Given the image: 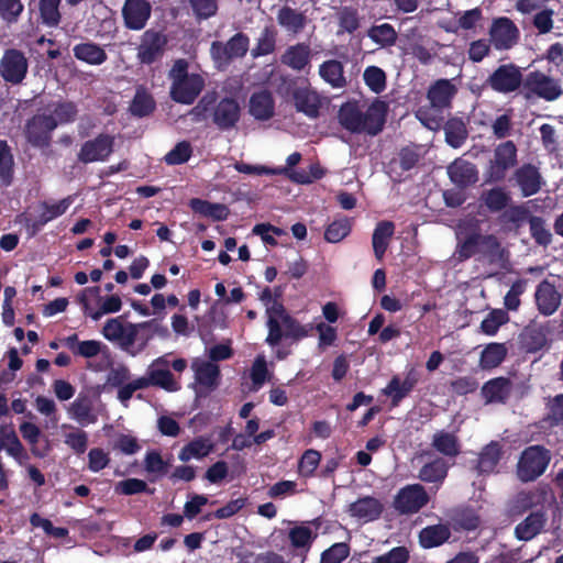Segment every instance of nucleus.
<instances>
[{
  "label": "nucleus",
  "instance_id": "nucleus-63",
  "mask_svg": "<svg viewBox=\"0 0 563 563\" xmlns=\"http://www.w3.org/2000/svg\"><path fill=\"white\" fill-rule=\"evenodd\" d=\"M321 460V454L317 450H307L298 464V472L303 477H310L317 470Z\"/></svg>",
  "mask_w": 563,
  "mask_h": 563
},
{
  "label": "nucleus",
  "instance_id": "nucleus-26",
  "mask_svg": "<svg viewBox=\"0 0 563 563\" xmlns=\"http://www.w3.org/2000/svg\"><path fill=\"white\" fill-rule=\"evenodd\" d=\"M191 368L195 373V379L200 386L207 389L217 387L220 375L217 364L197 357L192 361Z\"/></svg>",
  "mask_w": 563,
  "mask_h": 563
},
{
  "label": "nucleus",
  "instance_id": "nucleus-44",
  "mask_svg": "<svg viewBox=\"0 0 563 563\" xmlns=\"http://www.w3.org/2000/svg\"><path fill=\"white\" fill-rule=\"evenodd\" d=\"M433 448L446 456H456L460 453V443L455 434L444 430L438 431L432 438Z\"/></svg>",
  "mask_w": 563,
  "mask_h": 563
},
{
  "label": "nucleus",
  "instance_id": "nucleus-47",
  "mask_svg": "<svg viewBox=\"0 0 563 563\" xmlns=\"http://www.w3.org/2000/svg\"><path fill=\"white\" fill-rule=\"evenodd\" d=\"M448 470L446 462L438 457L421 467L419 478L427 483H442L446 477Z\"/></svg>",
  "mask_w": 563,
  "mask_h": 563
},
{
  "label": "nucleus",
  "instance_id": "nucleus-49",
  "mask_svg": "<svg viewBox=\"0 0 563 563\" xmlns=\"http://www.w3.org/2000/svg\"><path fill=\"white\" fill-rule=\"evenodd\" d=\"M252 380V390L257 391L266 382H271L273 373L268 371L266 358L263 354H258L253 362L250 371Z\"/></svg>",
  "mask_w": 563,
  "mask_h": 563
},
{
  "label": "nucleus",
  "instance_id": "nucleus-22",
  "mask_svg": "<svg viewBox=\"0 0 563 563\" xmlns=\"http://www.w3.org/2000/svg\"><path fill=\"white\" fill-rule=\"evenodd\" d=\"M382 511L383 504L371 496L362 497L349 506L350 515L362 522L376 520Z\"/></svg>",
  "mask_w": 563,
  "mask_h": 563
},
{
  "label": "nucleus",
  "instance_id": "nucleus-13",
  "mask_svg": "<svg viewBox=\"0 0 563 563\" xmlns=\"http://www.w3.org/2000/svg\"><path fill=\"white\" fill-rule=\"evenodd\" d=\"M27 67V59L22 52L8 49L0 62V74L5 81L15 85L25 78Z\"/></svg>",
  "mask_w": 563,
  "mask_h": 563
},
{
  "label": "nucleus",
  "instance_id": "nucleus-45",
  "mask_svg": "<svg viewBox=\"0 0 563 563\" xmlns=\"http://www.w3.org/2000/svg\"><path fill=\"white\" fill-rule=\"evenodd\" d=\"M501 454V446L498 442H490L479 454L477 468L481 473L495 471Z\"/></svg>",
  "mask_w": 563,
  "mask_h": 563
},
{
  "label": "nucleus",
  "instance_id": "nucleus-23",
  "mask_svg": "<svg viewBox=\"0 0 563 563\" xmlns=\"http://www.w3.org/2000/svg\"><path fill=\"white\" fill-rule=\"evenodd\" d=\"M240 119V106L231 98L222 99L214 108L213 122L222 130L235 125Z\"/></svg>",
  "mask_w": 563,
  "mask_h": 563
},
{
  "label": "nucleus",
  "instance_id": "nucleus-53",
  "mask_svg": "<svg viewBox=\"0 0 563 563\" xmlns=\"http://www.w3.org/2000/svg\"><path fill=\"white\" fill-rule=\"evenodd\" d=\"M14 174V159L5 141L0 140V180L3 186L12 184Z\"/></svg>",
  "mask_w": 563,
  "mask_h": 563
},
{
  "label": "nucleus",
  "instance_id": "nucleus-8",
  "mask_svg": "<svg viewBox=\"0 0 563 563\" xmlns=\"http://www.w3.org/2000/svg\"><path fill=\"white\" fill-rule=\"evenodd\" d=\"M517 163V148L514 142L507 141L499 144L494 152V158L490 161L486 170V181L496 183L505 178L509 168Z\"/></svg>",
  "mask_w": 563,
  "mask_h": 563
},
{
  "label": "nucleus",
  "instance_id": "nucleus-57",
  "mask_svg": "<svg viewBox=\"0 0 563 563\" xmlns=\"http://www.w3.org/2000/svg\"><path fill=\"white\" fill-rule=\"evenodd\" d=\"M459 244H457V255L460 260H466L475 254H479V239L481 234L473 233L466 238H463L462 231L456 233Z\"/></svg>",
  "mask_w": 563,
  "mask_h": 563
},
{
  "label": "nucleus",
  "instance_id": "nucleus-31",
  "mask_svg": "<svg viewBox=\"0 0 563 563\" xmlns=\"http://www.w3.org/2000/svg\"><path fill=\"white\" fill-rule=\"evenodd\" d=\"M276 19L283 29L292 34L301 32L307 24V18L302 12L287 5L278 10Z\"/></svg>",
  "mask_w": 563,
  "mask_h": 563
},
{
  "label": "nucleus",
  "instance_id": "nucleus-10",
  "mask_svg": "<svg viewBox=\"0 0 563 563\" xmlns=\"http://www.w3.org/2000/svg\"><path fill=\"white\" fill-rule=\"evenodd\" d=\"M429 501L424 487L420 484H411L402 487L394 498V508L401 515L418 512Z\"/></svg>",
  "mask_w": 563,
  "mask_h": 563
},
{
  "label": "nucleus",
  "instance_id": "nucleus-27",
  "mask_svg": "<svg viewBox=\"0 0 563 563\" xmlns=\"http://www.w3.org/2000/svg\"><path fill=\"white\" fill-rule=\"evenodd\" d=\"M547 522L542 511L531 512L525 520L515 528V536L521 541H530L538 536Z\"/></svg>",
  "mask_w": 563,
  "mask_h": 563
},
{
  "label": "nucleus",
  "instance_id": "nucleus-39",
  "mask_svg": "<svg viewBox=\"0 0 563 563\" xmlns=\"http://www.w3.org/2000/svg\"><path fill=\"white\" fill-rule=\"evenodd\" d=\"M509 393L510 383L504 377L490 379L482 388V395L486 402H503Z\"/></svg>",
  "mask_w": 563,
  "mask_h": 563
},
{
  "label": "nucleus",
  "instance_id": "nucleus-64",
  "mask_svg": "<svg viewBox=\"0 0 563 563\" xmlns=\"http://www.w3.org/2000/svg\"><path fill=\"white\" fill-rule=\"evenodd\" d=\"M125 329L126 324L121 318H112L104 323L101 333L108 341L120 344Z\"/></svg>",
  "mask_w": 563,
  "mask_h": 563
},
{
  "label": "nucleus",
  "instance_id": "nucleus-40",
  "mask_svg": "<svg viewBox=\"0 0 563 563\" xmlns=\"http://www.w3.org/2000/svg\"><path fill=\"white\" fill-rule=\"evenodd\" d=\"M508 353L504 343H489L481 353L479 366L484 369L495 368L503 363Z\"/></svg>",
  "mask_w": 563,
  "mask_h": 563
},
{
  "label": "nucleus",
  "instance_id": "nucleus-34",
  "mask_svg": "<svg viewBox=\"0 0 563 563\" xmlns=\"http://www.w3.org/2000/svg\"><path fill=\"white\" fill-rule=\"evenodd\" d=\"M250 113L256 120H268L274 114V101L269 92L260 91L250 99Z\"/></svg>",
  "mask_w": 563,
  "mask_h": 563
},
{
  "label": "nucleus",
  "instance_id": "nucleus-35",
  "mask_svg": "<svg viewBox=\"0 0 563 563\" xmlns=\"http://www.w3.org/2000/svg\"><path fill=\"white\" fill-rule=\"evenodd\" d=\"M189 207L196 213L210 218L214 221H223L229 216V209L222 203L210 202L199 198L189 201Z\"/></svg>",
  "mask_w": 563,
  "mask_h": 563
},
{
  "label": "nucleus",
  "instance_id": "nucleus-56",
  "mask_svg": "<svg viewBox=\"0 0 563 563\" xmlns=\"http://www.w3.org/2000/svg\"><path fill=\"white\" fill-rule=\"evenodd\" d=\"M352 229V222L347 218H340L328 225L324 232V239L329 243H339L346 238Z\"/></svg>",
  "mask_w": 563,
  "mask_h": 563
},
{
  "label": "nucleus",
  "instance_id": "nucleus-54",
  "mask_svg": "<svg viewBox=\"0 0 563 563\" xmlns=\"http://www.w3.org/2000/svg\"><path fill=\"white\" fill-rule=\"evenodd\" d=\"M63 430H68L64 432V442L68 445L76 454H82L87 450L88 446V434L80 430L73 428L68 424L62 426Z\"/></svg>",
  "mask_w": 563,
  "mask_h": 563
},
{
  "label": "nucleus",
  "instance_id": "nucleus-15",
  "mask_svg": "<svg viewBox=\"0 0 563 563\" xmlns=\"http://www.w3.org/2000/svg\"><path fill=\"white\" fill-rule=\"evenodd\" d=\"M554 501L552 493L545 487H537L531 490L520 492L512 500L511 511L522 514L531 508L544 507Z\"/></svg>",
  "mask_w": 563,
  "mask_h": 563
},
{
  "label": "nucleus",
  "instance_id": "nucleus-19",
  "mask_svg": "<svg viewBox=\"0 0 563 563\" xmlns=\"http://www.w3.org/2000/svg\"><path fill=\"white\" fill-rule=\"evenodd\" d=\"M47 119L44 120L47 129H56L58 125L71 123L75 121L78 109L71 101L55 102L48 106L44 111Z\"/></svg>",
  "mask_w": 563,
  "mask_h": 563
},
{
  "label": "nucleus",
  "instance_id": "nucleus-50",
  "mask_svg": "<svg viewBox=\"0 0 563 563\" xmlns=\"http://www.w3.org/2000/svg\"><path fill=\"white\" fill-rule=\"evenodd\" d=\"M367 36L380 47L393 46L397 41V32L389 23L373 25L367 31Z\"/></svg>",
  "mask_w": 563,
  "mask_h": 563
},
{
  "label": "nucleus",
  "instance_id": "nucleus-60",
  "mask_svg": "<svg viewBox=\"0 0 563 563\" xmlns=\"http://www.w3.org/2000/svg\"><path fill=\"white\" fill-rule=\"evenodd\" d=\"M60 0H40V15L47 26H56L60 21Z\"/></svg>",
  "mask_w": 563,
  "mask_h": 563
},
{
  "label": "nucleus",
  "instance_id": "nucleus-1",
  "mask_svg": "<svg viewBox=\"0 0 563 563\" xmlns=\"http://www.w3.org/2000/svg\"><path fill=\"white\" fill-rule=\"evenodd\" d=\"M387 110V104L380 100L372 103L346 102L341 106L338 120L351 133L374 136L383 130Z\"/></svg>",
  "mask_w": 563,
  "mask_h": 563
},
{
  "label": "nucleus",
  "instance_id": "nucleus-58",
  "mask_svg": "<svg viewBox=\"0 0 563 563\" xmlns=\"http://www.w3.org/2000/svg\"><path fill=\"white\" fill-rule=\"evenodd\" d=\"M508 321L509 317L505 310L495 309L482 321L481 329L487 335H495L499 328Z\"/></svg>",
  "mask_w": 563,
  "mask_h": 563
},
{
  "label": "nucleus",
  "instance_id": "nucleus-20",
  "mask_svg": "<svg viewBox=\"0 0 563 563\" xmlns=\"http://www.w3.org/2000/svg\"><path fill=\"white\" fill-rule=\"evenodd\" d=\"M292 99L297 111L309 118H317L321 107L320 96L308 85L296 87L292 91Z\"/></svg>",
  "mask_w": 563,
  "mask_h": 563
},
{
  "label": "nucleus",
  "instance_id": "nucleus-30",
  "mask_svg": "<svg viewBox=\"0 0 563 563\" xmlns=\"http://www.w3.org/2000/svg\"><path fill=\"white\" fill-rule=\"evenodd\" d=\"M63 343L66 347H68L75 355L91 358L97 356L102 347L106 346L102 342L97 340H86L79 341L77 334H71L63 339Z\"/></svg>",
  "mask_w": 563,
  "mask_h": 563
},
{
  "label": "nucleus",
  "instance_id": "nucleus-6",
  "mask_svg": "<svg viewBox=\"0 0 563 563\" xmlns=\"http://www.w3.org/2000/svg\"><path fill=\"white\" fill-rule=\"evenodd\" d=\"M523 92L526 98H539L545 101H555L562 93L561 82L542 71H530L523 80Z\"/></svg>",
  "mask_w": 563,
  "mask_h": 563
},
{
  "label": "nucleus",
  "instance_id": "nucleus-25",
  "mask_svg": "<svg viewBox=\"0 0 563 563\" xmlns=\"http://www.w3.org/2000/svg\"><path fill=\"white\" fill-rule=\"evenodd\" d=\"M310 59L311 48L305 43L289 46L282 56V63L297 71L310 68Z\"/></svg>",
  "mask_w": 563,
  "mask_h": 563
},
{
  "label": "nucleus",
  "instance_id": "nucleus-52",
  "mask_svg": "<svg viewBox=\"0 0 563 563\" xmlns=\"http://www.w3.org/2000/svg\"><path fill=\"white\" fill-rule=\"evenodd\" d=\"M74 199L71 197H66L57 202H44L42 205V212L37 220L40 225H44L47 222L63 216L68 208L71 206Z\"/></svg>",
  "mask_w": 563,
  "mask_h": 563
},
{
  "label": "nucleus",
  "instance_id": "nucleus-29",
  "mask_svg": "<svg viewBox=\"0 0 563 563\" xmlns=\"http://www.w3.org/2000/svg\"><path fill=\"white\" fill-rule=\"evenodd\" d=\"M214 449V443L210 438L198 437L187 443L179 452L178 459L181 462H188L192 459L201 460L209 455Z\"/></svg>",
  "mask_w": 563,
  "mask_h": 563
},
{
  "label": "nucleus",
  "instance_id": "nucleus-28",
  "mask_svg": "<svg viewBox=\"0 0 563 563\" xmlns=\"http://www.w3.org/2000/svg\"><path fill=\"white\" fill-rule=\"evenodd\" d=\"M450 179L457 186L465 187L477 181V169L474 164L456 159L448 167Z\"/></svg>",
  "mask_w": 563,
  "mask_h": 563
},
{
  "label": "nucleus",
  "instance_id": "nucleus-41",
  "mask_svg": "<svg viewBox=\"0 0 563 563\" xmlns=\"http://www.w3.org/2000/svg\"><path fill=\"white\" fill-rule=\"evenodd\" d=\"M451 536L450 529L445 525H434L421 530L419 534L420 543L423 548H434L444 543Z\"/></svg>",
  "mask_w": 563,
  "mask_h": 563
},
{
  "label": "nucleus",
  "instance_id": "nucleus-36",
  "mask_svg": "<svg viewBox=\"0 0 563 563\" xmlns=\"http://www.w3.org/2000/svg\"><path fill=\"white\" fill-rule=\"evenodd\" d=\"M74 55L77 59L89 65H101L107 60V53L96 43H81L73 48Z\"/></svg>",
  "mask_w": 563,
  "mask_h": 563
},
{
  "label": "nucleus",
  "instance_id": "nucleus-9",
  "mask_svg": "<svg viewBox=\"0 0 563 563\" xmlns=\"http://www.w3.org/2000/svg\"><path fill=\"white\" fill-rule=\"evenodd\" d=\"M488 35L495 49L507 51L518 43L520 31L509 18L499 16L492 21Z\"/></svg>",
  "mask_w": 563,
  "mask_h": 563
},
{
  "label": "nucleus",
  "instance_id": "nucleus-59",
  "mask_svg": "<svg viewBox=\"0 0 563 563\" xmlns=\"http://www.w3.org/2000/svg\"><path fill=\"white\" fill-rule=\"evenodd\" d=\"M482 199L489 210L499 211L508 205L510 197L504 188L496 187L483 194Z\"/></svg>",
  "mask_w": 563,
  "mask_h": 563
},
{
  "label": "nucleus",
  "instance_id": "nucleus-62",
  "mask_svg": "<svg viewBox=\"0 0 563 563\" xmlns=\"http://www.w3.org/2000/svg\"><path fill=\"white\" fill-rule=\"evenodd\" d=\"M363 77L365 84L373 92L379 93L386 87V76L379 67L368 66L365 69Z\"/></svg>",
  "mask_w": 563,
  "mask_h": 563
},
{
  "label": "nucleus",
  "instance_id": "nucleus-16",
  "mask_svg": "<svg viewBox=\"0 0 563 563\" xmlns=\"http://www.w3.org/2000/svg\"><path fill=\"white\" fill-rule=\"evenodd\" d=\"M113 151V137L108 134H100L93 140L85 142L78 154L82 163L106 161Z\"/></svg>",
  "mask_w": 563,
  "mask_h": 563
},
{
  "label": "nucleus",
  "instance_id": "nucleus-61",
  "mask_svg": "<svg viewBox=\"0 0 563 563\" xmlns=\"http://www.w3.org/2000/svg\"><path fill=\"white\" fill-rule=\"evenodd\" d=\"M192 154V147L189 142L181 141L177 143L165 156L167 165H180L186 163Z\"/></svg>",
  "mask_w": 563,
  "mask_h": 563
},
{
  "label": "nucleus",
  "instance_id": "nucleus-48",
  "mask_svg": "<svg viewBox=\"0 0 563 563\" xmlns=\"http://www.w3.org/2000/svg\"><path fill=\"white\" fill-rule=\"evenodd\" d=\"M283 173L289 180L296 184L307 185L324 176V169L319 163L311 164L309 170L285 168Z\"/></svg>",
  "mask_w": 563,
  "mask_h": 563
},
{
  "label": "nucleus",
  "instance_id": "nucleus-5",
  "mask_svg": "<svg viewBox=\"0 0 563 563\" xmlns=\"http://www.w3.org/2000/svg\"><path fill=\"white\" fill-rule=\"evenodd\" d=\"M551 461L550 451L541 445H531L520 455L517 475L521 482H531L540 477Z\"/></svg>",
  "mask_w": 563,
  "mask_h": 563
},
{
  "label": "nucleus",
  "instance_id": "nucleus-43",
  "mask_svg": "<svg viewBox=\"0 0 563 563\" xmlns=\"http://www.w3.org/2000/svg\"><path fill=\"white\" fill-rule=\"evenodd\" d=\"M321 78L333 88H341L345 85L343 65L339 60H327L319 67Z\"/></svg>",
  "mask_w": 563,
  "mask_h": 563
},
{
  "label": "nucleus",
  "instance_id": "nucleus-55",
  "mask_svg": "<svg viewBox=\"0 0 563 563\" xmlns=\"http://www.w3.org/2000/svg\"><path fill=\"white\" fill-rule=\"evenodd\" d=\"M154 107L155 102L152 96L144 88H137L130 106L131 113L142 118L150 114L154 110Z\"/></svg>",
  "mask_w": 563,
  "mask_h": 563
},
{
  "label": "nucleus",
  "instance_id": "nucleus-46",
  "mask_svg": "<svg viewBox=\"0 0 563 563\" xmlns=\"http://www.w3.org/2000/svg\"><path fill=\"white\" fill-rule=\"evenodd\" d=\"M444 133L446 143L454 148L461 147L467 137L466 125L462 119L457 118L450 119L445 123Z\"/></svg>",
  "mask_w": 563,
  "mask_h": 563
},
{
  "label": "nucleus",
  "instance_id": "nucleus-17",
  "mask_svg": "<svg viewBox=\"0 0 563 563\" xmlns=\"http://www.w3.org/2000/svg\"><path fill=\"white\" fill-rule=\"evenodd\" d=\"M165 44L166 38L162 33L154 30L145 31L137 47L139 60L143 64H152L162 56Z\"/></svg>",
  "mask_w": 563,
  "mask_h": 563
},
{
  "label": "nucleus",
  "instance_id": "nucleus-11",
  "mask_svg": "<svg viewBox=\"0 0 563 563\" xmlns=\"http://www.w3.org/2000/svg\"><path fill=\"white\" fill-rule=\"evenodd\" d=\"M521 70L514 64L499 66L487 79L488 86L500 93H510L523 87Z\"/></svg>",
  "mask_w": 563,
  "mask_h": 563
},
{
  "label": "nucleus",
  "instance_id": "nucleus-37",
  "mask_svg": "<svg viewBox=\"0 0 563 563\" xmlns=\"http://www.w3.org/2000/svg\"><path fill=\"white\" fill-rule=\"evenodd\" d=\"M394 231L395 225L390 221H382L376 225L373 233L372 243L377 260L383 258Z\"/></svg>",
  "mask_w": 563,
  "mask_h": 563
},
{
  "label": "nucleus",
  "instance_id": "nucleus-14",
  "mask_svg": "<svg viewBox=\"0 0 563 563\" xmlns=\"http://www.w3.org/2000/svg\"><path fill=\"white\" fill-rule=\"evenodd\" d=\"M152 4L148 0H125L122 7L124 25L129 30L144 29L151 18Z\"/></svg>",
  "mask_w": 563,
  "mask_h": 563
},
{
  "label": "nucleus",
  "instance_id": "nucleus-38",
  "mask_svg": "<svg viewBox=\"0 0 563 563\" xmlns=\"http://www.w3.org/2000/svg\"><path fill=\"white\" fill-rule=\"evenodd\" d=\"M77 300L81 305L82 311L86 316L90 317L93 321H98L100 319L98 309L101 300V294L98 286L82 289L78 295Z\"/></svg>",
  "mask_w": 563,
  "mask_h": 563
},
{
  "label": "nucleus",
  "instance_id": "nucleus-2",
  "mask_svg": "<svg viewBox=\"0 0 563 563\" xmlns=\"http://www.w3.org/2000/svg\"><path fill=\"white\" fill-rule=\"evenodd\" d=\"M456 92L457 88L450 79H439L432 84L427 92L432 113L429 110L419 109L417 111L419 121L429 130H439L442 121L441 112L450 108Z\"/></svg>",
  "mask_w": 563,
  "mask_h": 563
},
{
  "label": "nucleus",
  "instance_id": "nucleus-3",
  "mask_svg": "<svg viewBox=\"0 0 563 563\" xmlns=\"http://www.w3.org/2000/svg\"><path fill=\"white\" fill-rule=\"evenodd\" d=\"M172 79L170 97L183 104H191L205 86L201 75L188 71V63L184 59L175 62L169 71Z\"/></svg>",
  "mask_w": 563,
  "mask_h": 563
},
{
  "label": "nucleus",
  "instance_id": "nucleus-24",
  "mask_svg": "<svg viewBox=\"0 0 563 563\" xmlns=\"http://www.w3.org/2000/svg\"><path fill=\"white\" fill-rule=\"evenodd\" d=\"M515 179L525 197L537 194L542 185L538 168L531 164L522 165L515 173Z\"/></svg>",
  "mask_w": 563,
  "mask_h": 563
},
{
  "label": "nucleus",
  "instance_id": "nucleus-21",
  "mask_svg": "<svg viewBox=\"0 0 563 563\" xmlns=\"http://www.w3.org/2000/svg\"><path fill=\"white\" fill-rule=\"evenodd\" d=\"M478 252L498 267L508 268L509 253L501 247L496 236L481 235Z\"/></svg>",
  "mask_w": 563,
  "mask_h": 563
},
{
  "label": "nucleus",
  "instance_id": "nucleus-7",
  "mask_svg": "<svg viewBox=\"0 0 563 563\" xmlns=\"http://www.w3.org/2000/svg\"><path fill=\"white\" fill-rule=\"evenodd\" d=\"M249 46V37L243 33H236L227 43L213 42L210 53L216 65L221 68L228 66L232 59L243 57Z\"/></svg>",
  "mask_w": 563,
  "mask_h": 563
},
{
  "label": "nucleus",
  "instance_id": "nucleus-18",
  "mask_svg": "<svg viewBox=\"0 0 563 563\" xmlns=\"http://www.w3.org/2000/svg\"><path fill=\"white\" fill-rule=\"evenodd\" d=\"M536 305L543 316H552L561 305L562 296L554 285L548 280L541 282L534 292Z\"/></svg>",
  "mask_w": 563,
  "mask_h": 563
},
{
  "label": "nucleus",
  "instance_id": "nucleus-4",
  "mask_svg": "<svg viewBox=\"0 0 563 563\" xmlns=\"http://www.w3.org/2000/svg\"><path fill=\"white\" fill-rule=\"evenodd\" d=\"M277 312L273 310V316L267 320L266 325L268 335L266 343L276 346L283 338L302 339L308 336L310 328L300 324L286 313L284 308H277Z\"/></svg>",
  "mask_w": 563,
  "mask_h": 563
},
{
  "label": "nucleus",
  "instance_id": "nucleus-42",
  "mask_svg": "<svg viewBox=\"0 0 563 563\" xmlns=\"http://www.w3.org/2000/svg\"><path fill=\"white\" fill-rule=\"evenodd\" d=\"M136 350L137 355L147 346L148 342L156 334H164L166 329L163 328L157 321L150 320L136 323Z\"/></svg>",
  "mask_w": 563,
  "mask_h": 563
},
{
  "label": "nucleus",
  "instance_id": "nucleus-12",
  "mask_svg": "<svg viewBox=\"0 0 563 563\" xmlns=\"http://www.w3.org/2000/svg\"><path fill=\"white\" fill-rule=\"evenodd\" d=\"M170 355L165 354L154 360L146 369V375L142 376L147 380V387L151 385L159 386L168 391H176L179 389L178 383L174 379L169 371Z\"/></svg>",
  "mask_w": 563,
  "mask_h": 563
},
{
  "label": "nucleus",
  "instance_id": "nucleus-32",
  "mask_svg": "<svg viewBox=\"0 0 563 563\" xmlns=\"http://www.w3.org/2000/svg\"><path fill=\"white\" fill-rule=\"evenodd\" d=\"M44 120H48L46 112L34 115L26 125L27 140L36 146L46 145L48 143L51 132L54 130H46Z\"/></svg>",
  "mask_w": 563,
  "mask_h": 563
},
{
  "label": "nucleus",
  "instance_id": "nucleus-33",
  "mask_svg": "<svg viewBox=\"0 0 563 563\" xmlns=\"http://www.w3.org/2000/svg\"><path fill=\"white\" fill-rule=\"evenodd\" d=\"M416 383L417 378L412 372L409 373L404 380H400L399 377L395 376L383 389V394L390 397L393 399V404L396 406L412 390Z\"/></svg>",
  "mask_w": 563,
  "mask_h": 563
},
{
  "label": "nucleus",
  "instance_id": "nucleus-51",
  "mask_svg": "<svg viewBox=\"0 0 563 563\" xmlns=\"http://www.w3.org/2000/svg\"><path fill=\"white\" fill-rule=\"evenodd\" d=\"M288 538L295 549L306 552L309 550L314 534L309 525L301 523L289 530Z\"/></svg>",
  "mask_w": 563,
  "mask_h": 563
}]
</instances>
